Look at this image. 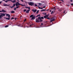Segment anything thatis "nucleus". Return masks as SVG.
<instances>
[{
	"label": "nucleus",
	"mask_w": 73,
	"mask_h": 73,
	"mask_svg": "<svg viewBox=\"0 0 73 73\" xmlns=\"http://www.w3.org/2000/svg\"><path fill=\"white\" fill-rule=\"evenodd\" d=\"M35 22L36 23H40V22H42V20L41 19V17H38V19H36Z\"/></svg>",
	"instance_id": "obj_1"
},
{
	"label": "nucleus",
	"mask_w": 73,
	"mask_h": 73,
	"mask_svg": "<svg viewBox=\"0 0 73 73\" xmlns=\"http://www.w3.org/2000/svg\"><path fill=\"white\" fill-rule=\"evenodd\" d=\"M28 3L29 5H31V6L35 5H34V3L33 2H30V3L28 2Z\"/></svg>",
	"instance_id": "obj_2"
},
{
	"label": "nucleus",
	"mask_w": 73,
	"mask_h": 73,
	"mask_svg": "<svg viewBox=\"0 0 73 73\" xmlns=\"http://www.w3.org/2000/svg\"><path fill=\"white\" fill-rule=\"evenodd\" d=\"M5 14H1L0 15V19H1L3 16H5Z\"/></svg>",
	"instance_id": "obj_3"
},
{
	"label": "nucleus",
	"mask_w": 73,
	"mask_h": 73,
	"mask_svg": "<svg viewBox=\"0 0 73 73\" xmlns=\"http://www.w3.org/2000/svg\"><path fill=\"white\" fill-rule=\"evenodd\" d=\"M15 5H16V7H17V6H18V5H21L19 3V2H17L15 3Z\"/></svg>",
	"instance_id": "obj_4"
},
{
	"label": "nucleus",
	"mask_w": 73,
	"mask_h": 73,
	"mask_svg": "<svg viewBox=\"0 0 73 73\" xmlns=\"http://www.w3.org/2000/svg\"><path fill=\"white\" fill-rule=\"evenodd\" d=\"M3 6L4 7H9V5H7V4H3Z\"/></svg>",
	"instance_id": "obj_5"
},
{
	"label": "nucleus",
	"mask_w": 73,
	"mask_h": 73,
	"mask_svg": "<svg viewBox=\"0 0 73 73\" xmlns=\"http://www.w3.org/2000/svg\"><path fill=\"white\" fill-rule=\"evenodd\" d=\"M35 18L36 17H35V16H34L32 18L31 20H35Z\"/></svg>",
	"instance_id": "obj_6"
},
{
	"label": "nucleus",
	"mask_w": 73,
	"mask_h": 73,
	"mask_svg": "<svg viewBox=\"0 0 73 73\" xmlns=\"http://www.w3.org/2000/svg\"><path fill=\"white\" fill-rule=\"evenodd\" d=\"M48 16H49V15H46L44 16V19H46V18H47V17H48Z\"/></svg>",
	"instance_id": "obj_7"
},
{
	"label": "nucleus",
	"mask_w": 73,
	"mask_h": 73,
	"mask_svg": "<svg viewBox=\"0 0 73 73\" xmlns=\"http://www.w3.org/2000/svg\"><path fill=\"white\" fill-rule=\"evenodd\" d=\"M32 11L34 13H35V12H37V10L36 9L35 10L33 9L32 10Z\"/></svg>",
	"instance_id": "obj_8"
},
{
	"label": "nucleus",
	"mask_w": 73,
	"mask_h": 73,
	"mask_svg": "<svg viewBox=\"0 0 73 73\" xmlns=\"http://www.w3.org/2000/svg\"><path fill=\"white\" fill-rule=\"evenodd\" d=\"M0 12H6V11L4 10V9H2V11H0Z\"/></svg>",
	"instance_id": "obj_9"
},
{
	"label": "nucleus",
	"mask_w": 73,
	"mask_h": 73,
	"mask_svg": "<svg viewBox=\"0 0 73 73\" xmlns=\"http://www.w3.org/2000/svg\"><path fill=\"white\" fill-rule=\"evenodd\" d=\"M55 21V19H53L50 20V23H52V21Z\"/></svg>",
	"instance_id": "obj_10"
},
{
	"label": "nucleus",
	"mask_w": 73,
	"mask_h": 73,
	"mask_svg": "<svg viewBox=\"0 0 73 73\" xmlns=\"http://www.w3.org/2000/svg\"><path fill=\"white\" fill-rule=\"evenodd\" d=\"M29 11H30V9L26 11V13H29Z\"/></svg>",
	"instance_id": "obj_11"
},
{
	"label": "nucleus",
	"mask_w": 73,
	"mask_h": 73,
	"mask_svg": "<svg viewBox=\"0 0 73 73\" xmlns=\"http://www.w3.org/2000/svg\"><path fill=\"white\" fill-rule=\"evenodd\" d=\"M56 7H57V6H56L54 7H53V8L52 9H55V10H56V9L55 8Z\"/></svg>",
	"instance_id": "obj_12"
},
{
	"label": "nucleus",
	"mask_w": 73,
	"mask_h": 73,
	"mask_svg": "<svg viewBox=\"0 0 73 73\" xmlns=\"http://www.w3.org/2000/svg\"><path fill=\"white\" fill-rule=\"evenodd\" d=\"M6 16H8V17H10V15L9 14H6Z\"/></svg>",
	"instance_id": "obj_13"
},
{
	"label": "nucleus",
	"mask_w": 73,
	"mask_h": 73,
	"mask_svg": "<svg viewBox=\"0 0 73 73\" xmlns=\"http://www.w3.org/2000/svg\"><path fill=\"white\" fill-rule=\"evenodd\" d=\"M5 19L6 20H10V18H6Z\"/></svg>",
	"instance_id": "obj_14"
},
{
	"label": "nucleus",
	"mask_w": 73,
	"mask_h": 73,
	"mask_svg": "<svg viewBox=\"0 0 73 73\" xmlns=\"http://www.w3.org/2000/svg\"><path fill=\"white\" fill-rule=\"evenodd\" d=\"M11 2H12V3H15L16 2V0H15L14 1H12Z\"/></svg>",
	"instance_id": "obj_15"
},
{
	"label": "nucleus",
	"mask_w": 73,
	"mask_h": 73,
	"mask_svg": "<svg viewBox=\"0 0 73 73\" xmlns=\"http://www.w3.org/2000/svg\"><path fill=\"white\" fill-rule=\"evenodd\" d=\"M34 16V15H31L30 17H32L33 16Z\"/></svg>",
	"instance_id": "obj_16"
},
{
	"label": "nucleus",
	"mask_w": 73,
	"mask_h": 73,
	"mask_svg": "<svg viewBox=\"0 0 73 73\" xmlns=\"http://www.w3.org/2000/svg\"><path fill=\"white\" fill-rule=\"evenodd\" d=\"M46 11V10L43 9L41 10V12H43V11Z\"/></svg>",
	"instance_id": "obj_17"
},
{
	"label": "nucleus",
	"mask_w": 73,
	"mask_h": 73,
	"mask_svg": "<svg viewBox=\"0 0 73 73\" xmlns=\"http://www.w3.org/2000/svg\"><path fill=\"white\" fill-rule=\"evenodd\" d=\"M25 8H28V9H31V8H30V7H25Z\"/></svg>",
	"instance_id": "obj_18"
},
{
	"label": "nucleus",
	"mask_w": 73,
	"mask_h": 73,
	"mask_svg": "<svg viewBox=\"0 0 73 73\" xmlns=\"http://www.w3.org/2000/svg\"><path fill=\"white\" fill-rule=\"evenodd\" d=\"M31 23H32V22H30L29 23V24L30 25H31Z\"/></svg>",
	"instance_id": "obj_19"
},
{
	"label": "nucleus",
	"mask_w": 73,
	"mask_h": 73,
	"mask_svg": "<svg viewBox=\"0 0 73 73\" xmlns=\"http://www.w3.org/2000/svg\"><path fill=\"white\" fill-rule=\"evenodd\" d=\"M11 13H15V11H11Z\"/></svg>",
	"instance_id": "obj_20"
},
{
	"label": "nucleus",
	"mask_w": 73,
	"mask_h": 73,
	"mask_svg": "<svg viewBox=\"0 0 73 73\" xmlns=\"http://www.w3.org/2000/svg\"><path fill=\"white\" fill-rule=\"evenodd\" d=\"M40 16V15H38L36 16V17H38V16Z\"/></svg>",
	"instance_id": "obj_21"
},
{
	"label": "nucleus",
	"mask_w": 73,
	"mask_h": 73,
	"mask_svg": "<svg viewBox=\"0 0 73 73\" xmlns=\"http://www.w3.org/2000/svg\"><path fill=\"white\" fill-rule=\"evenodd\" d=\"M39 12V10H38L37 11V12L36 13V14H37V13H38Z\"/></svg>",
	"instance_id": "obj_22"
},
{
	"label": "nucleus",
	"mask_w": 73,
	"mask_h": 73,
	"mask_svg": "<svg viewBox=\"0 0 73 73\" xmlns=\"http://www.w3.org/2000/svg\"><path fill=\"white\" fill-rule=\"evenodd\" d=\"M9 26L8 25H6L5 26V28H7V27H8Z\"/></svg>",
	"instance_id": "obj_23"
},
{
	"label": "nucleus",
	"mask_w": 73,
	"mask_h": 73,
	"mask_svg": "<svg viewBox=\"0 0 73 73\" xmlns=\"http://www.w3.org/2000/svg\"><path fill=\"white\" fill-rule=\"evenodd\" d=\"M17 7H16V8H20V6H16Z\"/></svg>",
	"instance_id": "obj_24"
},
{
	"label": "nucleus",
	"mask_w": 73,
	"mask_h": 73,
	"mask_svg": "<svg viewBox=\"0 0 73 73\" xmlns=\"http://www.w3.org/2000/svg\"><path fill=\"white\" fill-rule=\"evenodd\" d=\"M31 24H31V25H30V26H32V25H33V24L32 23Z\"/></svg>",
	"instance_id": "obj_25"
},
{
	"label": "nucleus",
	"mask_w": 73,
	"mask_h": 73,
	"mask_svg": "<svg viewBox=\"0 0 73 73\" xmlns=\"http://www.w3.org/2000/svg\"><path fill=\"white\" fill-rule=\"evenodd\" d=\"M15 5H16L15 4V3H14V4H13V7H15Z\"/></svg>",
	"instance_id": "obj_26"
},
{
	"label": "nucleus",
	"mask_w": 73,
	"mask_h": 73,
	"mask_svg": "<svg viewBox=\"0 0 73 73\" xmlns=\"http://www.w3.org/2000/svg\"><path fill=\"white\" fill-rule=\"evenodd\" d=\"M20 5H21L22 7H24V5L22 4H20Z\"/></svg>",
	"instance_id": "obj_27"
},
{
	"label": "nucleus",
	"mask_w": 73,
	"mask_h": 73,
	"mask_svg": "<svg viewBox=\"0 0 73 73\" xmlns=\"http://www.w3.org/2000/svg\"><path fill=\"white\" fill-rule=\"evenodd\" d=\"M41 19H44V17H41Z\"/></svg>",
	"instance_id": "obj_28"
},
{
	"label": "nucleus",
	"mask_w": 73,
	"mask_h": 73,
	"mask_svg": "<svg viewBox=\"0 0 73 73\" xmlns=\"http://www.w3.org/2000/svg\"><path fill=\"white\" fill-rule=\"evenodd\" d=\"M16 9H17V8H16V7L14 9V11H16Z\"/></svg>",
	"instance_id": "obj_29"
},
{
	"label": "nucleus",
	"mask_w": 73,
	"mask_h": 73,
	"mask_svg": "<svg viewBox=\"0 0 73 73\" xmlns=\"http://www.w3.org/2000/svg\"><path fill=\"white\" fill-rule=\"evenodd\" d=\"M47 19H48V20H50V18H49L48 17L47 18Z\"/></svg>",
	"instance_id": "obj_30"
},
{
	"label": "nucleus",
	"mask_w": 73,
	"mask_h": 73,
	"mask_svg": "<svg viewBox=\"0 0 73 73\" xmlns=\"http://www.w3.org/2000/svg\"><path fill=\"white\" fill-rule=\"evenodd\" d=\"M12 0H8V1H11L12 2Z\"/></svg>",
	"instance_id": "obj_31"
},
{
	"label": "nucleus",
	"mask_w": 73,
	"mask_h": 73,
	"mask_svg": "<svg viewBox=\"0 0 73 73\" xmlns=\"http://www.w3.org/2000/svg\"><path fill=\"white\" fill-rule=\"evenodd\" d=\"M26 11H27V9H25L24 10V12H26Z\"/></svg>",
	"instance_id": "obj_32"
},
{
	"label": "nucleus",
	"mask_w": 73,
	"mask_h": 73,
	"mask_svg": "<svg viewBox=\"0 0 73 73\" xmlns=\"http://www.w3.org/2000/svg\"><path fill=\"white\" fill-rule=\"evenodd\" d=\"M43 15H46V13H43Z\"/></svg>",
	"instance_id": "obj_33"
},
{
	"label": "nucleus",
	"mask_w": 73,
	"mask_h": 73,
	"mask_svg": "<svg viewBox=\"0 0 73 73\" xmlns=\"http://www.w3.org/2000/svg\"><path fill=\"white\" fill-rule=\"evenodd\" d=\"M38 4H39V5H41V3H38Z\"/></svg>",
	"instance_id": "obj_34"
},
{
	"label": "nucleus",
	"mask_w": 73,
	"mask_h": 73,
	"mask_svg": "<svg viewBox=\"0 0 73 73\" xmlns=\"http://www.w3.org/2000/svg\"><path fill=\"white\" fill-rule=\"evenodd\" d=\"M8 0H6V1H5V2L6 3H7V2H8Z\"/></svg>",
	"instance_id": "obj_35"
},
{
	"label": "nucleus",
	"mask_w": 73,
	"mask_h": 73,
	"mask_svg": "<svg viewBox=\"0 0 73 73\" xmlns=\"http://www.w3.org/2000/svg\"><path fill=\"white\" fill-rule=\"evenodd\" d=\"M35 7H37V5L36 4H35Z\"/></svg>",
	"instance_id": "obj_36"
},
{
	"label": "nucleus",
	"mask_w": 73,
	"mask_h": 73,
	"mask_svg": "<svg viewBox=\"0 0 73 73\" xmlns=\"http://www.w3.org/2000/svg\"><path fill=\"white\" fill-rule=\"evenodd\" d=\"M41 25H44V24H43V23H41Z\"/></svg>",
	"instance_id": "obj_37"
},
{
	"label": "nucleus",
	"mask_w": 73,
	"mask_h": 73,
	"mask_svg": "<svg viewBox=\"0 0 73 73\" xmlns=\"http://www.w3.org/2000/svg\"><path fill=\"white\" fill-rule=\"evenodd\" d=\"M13 7H13V6H12V7H11V8H13Z\"/></svg>",
	"instance_id": "obj_38"
},
{
	"label": "nucleus",
	"mask_w": 73,
	"mask_h": 73,
	"mask_svg": "<svg viewBox=\"0 0 73 73\" xmlns=\"http://www.w3.org/2000/svg\"><path fill=\"white\" fill-rule=\"evenodd\" d=\"M71 5H72V6H73V3H71Z\"/></svg>",
	"instance_id": "obj_39"
},
{
	"label": "nucleus",
	"mask_w": 73,
	"mask_h": 73,
	"mask_svg": "<svg viewBox=\"0 0 73 73\" xmlns=\"http://www.w3.org/2000/svg\"><path fill=\"white\" fill-rule=\"evenodd\" d=\"M11 19H14V18L13 17L12 18H11Z\"/></svg>",
	"instance_id": "obj_40"
},
{
	"label": "nucleus",
	"mask_w": 73,
	"mask_h": 73,
	"mask_svg": "<svg viewBox=\"0 0 73 73\" xmlns=\"http://www.w3.org/2000/svg\"><path fill=\"white\" fill-rule=\"evenodd\" d=\"M26 19H25L24 20V21H26Z\"/></svg>",
	"instance_id": "obj_41"
},
{
	"label": "nucleus",
	"mask_w": 73,
	"mask_h": 73,
	"mask_svg": "<svg viewBox=\"0 0 73 73\" xmlns=\"http://www.w3.org/2000/svg\"><path fill=\"white\" fill-rule=\"evenodd\" d=\"M59 11H62V10L60 9V10H59Z\"/></svg>",
	"instance_id": "obj_42"
},
{
	"label": "nucleus",
	"mask_w": 73,
	"mask_h": 73,
	"mask_svg": "<svg viewBox=\"0 0 73 73\" xmlns=\"http://www.w3.org/2000/svg\"><path fill=\"white\" fill-rule=\"evenodd\" d=\"M46 7V6L43 7V8H45Z\"/></svg>",
	"instance_id": "obj_43"
},
{
	"label": "nucleus",
	"mask_w": 73,
	"mask_h": 73,
	"mask_svg": "<svg viewBox=\"0 0 73 73\" xmlns=\"http://www.w3.org/2000/svg\"><path fill=\"white\" fill-rule=\"evenodd\" d=\"M53 12H52L51 13V14H53Z\"/></svg>",
	"instance_id": "obj_44"
},
{
	"label": "nucleus",
	"mask_w": 73,
	"mask_h": 73,
	"mask_svg": "<svg viewBox=\"0 0 73 73\" xmlns=\"http://www.w3.org/2000/svg\"><path fill=\"white\" fill-rule=\"evenodd\" d=\"M38 8H39V9H41V7H38Z\"/></svg>",
	"instance_id": "obj_45"
},
{
	"label": "nucleus",
	"mask_w": 73,
	"mask_h": 73,
	"mask_svg": "<svg viewBox=\"0 0 73 73\" xmlns=\"http://www.w3.org/2000/svg\"><path fill=\"white\" fill-rule=\"evenodd\" d=\"M40 9H43V8H42V7H40Z\"/></svg>",
	"instance_id": "obj_46"
},
{
	"label": "nucleus",
	"mask_w": 73,
	"mask_h": 73,
	"mask_svg": "<svg viewBox=\"0 0 73 73\" xmlns=\"http://www.w3.org/2000/svg\"><path fill=\"white\" fill-rule=\"evenodd\" d=\"M45 10V11H49V9H48L47 10Z\"/></svg>",
	"instance_id": "obj_47"
},
{
	"label": "nucleus",
	"mask_w": 73,
	"mask_h": 73,
	"mask_svg": "<svg viewBox=\"0 0 73 73\" xmlns=\"http://www.w3.org/2000/svg\"><path fill=\"white\" fill-rule=\"evenodd\" d=\"M60 1H62V2H64V1H63V0H60Z\"/></svg>",
	"instance_id": "obj_48"
},
{
	"label": "nucleus",
	"mask_w": 73,
	"mask_h": 73,
	"mask_svg": "<svg viewBox=\"0 0 73 73\" xmlns=\"http://www.w3.org/2000/svg\"><path fill=\"white\" fill-rule=\"evenodd\" d=\"M70 1H71V2H72L73 1L72 0H70Z\"/></svg>",
	"instance_id": "obj_49"
},
{
	"label": "nucleus",
	"mask_w": 73,
	"mask_h": 73,
	"mask_svg": "<svg viewBox=\"0 0 73 73\" xmlns=\"http://www.w3.org/2000/svg\"><path fill=\"white\" fill-rule=\"evenodd\" d=\"M2 2H0V4H1Z\"/></svg>",
	"instance_id": "obj_50"
},
{
	"label": "nucleus",
	"mask_w": 73,
	"mask_h": 73,
	"mask_svg": "<svg viewBox=\"0 0 73 73\" xmlns=\"http://www.w3.org/2000/svg\"><path fill=\"white\" fill-rule=\"evenodd\" d=\"M16 19H17V18H16L15 19V20H16Z\"/></svg>",
	"instance_id": "obj_51"
},
{
	"label": "nucleus",
	"mask_w": 73,
	"mask_h": 73,
	"mask_svg": "<svg viewBox=\"0 0 73 73\" xmlns=\"http://www.w3.org/2000/svg\"><path fill=\"white\" fill-rule=\"evenodd\" d=\"M21 1H22V2H23V0H21Z\"/></svg>",
	"instance_id": "obj_52"
},
{
	"label": "nucleus",
	"mask_w": 73,
	"mask_h": 73,
	"mask_svg": "<svg viewBox=\"0 0 73 73\" xmlns=\"http://www.w3.org/2000/svg\"><path fill=\"white\" fill-rule=\"evenodd\" d=\"M50 12H52V10H50Z\"/></svg>",
	"instance_id": "obj_53"
},
{
	"label": "nucleus",
	"mask_w": 73,
	"mask_h": 73,
	"mask_svg": "<svg viewBox=\"0 0 73 73\" xmlns=\"http://www.w3.org/2000/svg\"><path fill=\"white\" fill-rule=\"evenodd\" d=\"M54 19V18H52L51 19Z\"/></svg>",
	"instance_id": "obj_54"
},
{
	"label": "nucleus",
	"mask_w": 73,
	"mask_h": 73,
	"mask_svg": "<svg viewBox=\"0 0 73 73\" xmlns=\"http://www.w3.org/2000/svg\"><path fill=\"white\" fill-rule=\"evenodd\" d=\"M65 11H64V13H65Z\"/></svg>",
	"instance_id": "obj_55"
},
{
	"label": "nucleus",
	"mask_w": 73,
	"mask_h": 73,
	"mask_svg": "<svg viewBox=\"0 0 73 73\" xmlns=\"http://www.w3.org/2000/svg\"><path fill=\"white\" fill-rule=\"evenodd\" d=\"M0 14H1H1H3V13H0Z\"/></svg>",
	"instance_id": "obj_56"
},
{
	"label": "nucleus",
	"mask_w": 73,
	"mask_h": 73,
	"mask_svg": "<svg viewBox=\"0 0 73 73\" xmlns=\"http://www.w3.org/2000/svg\"><path fill=\"white\" fill-rule=\"evenodd\" d=\"M5 0H3V1H5Z\"/></svg>",
	"instance_id": "obj_57"
},
{
	"label": "nucleus",
	"mask_w": 73,
	"mask_h": 73,
	"mask_svg": "<svg viewBox=\"0 0 73 73\" xmlns=\"http://www.w3.org/2000/svg\"><path fill=\"white\" fill-rule=\"evenodd\" d=\"M59 1H60V0H58Z\"/></svg>",
	"instance_id": "obj_58"
},
{
	"label": "nucleus",
	"mask_w": 73,
	"mask_h": 73,
	"mask_svg": "<svg viewBox=\"0 0 73 73\" xmlns=\"http://www.w3.org/2000/svg\"><path fill=\"white\" fill-rule=\"evenodd\" d=\"M52 12H53V11H52Z\"/></svg>",
	"instance_id": "obj_59"
},
{
	"label": "nucleus",
	"mask_w": 73,
	"mask_h": 73,
	"mask_svg": "<svg viewBox=\"0 0 73 73\" xmlns=\"http://www.w3.org/2000/svg\"><path fill=\"white\" fill-rule=\"evenodd\" d=\"M60 3H61V2H60Z\"/></svg>",
	"instance_id": "obj_60"
},
{
	"label": "nucleus",
	"mask_w": 73,
	"mask_h": 73,
	"mask_svg": "<svg viewBox=\"0 0 73 73\" xmlns=\"http://www.w3.org/2000/svg\"><path fill=\"white\" fill-rule=\"evenodd\" d=\"M54 11H54L53 12H54Z\"/></svg>",
	"instance_id": "obj_61"
}]
</instances>
